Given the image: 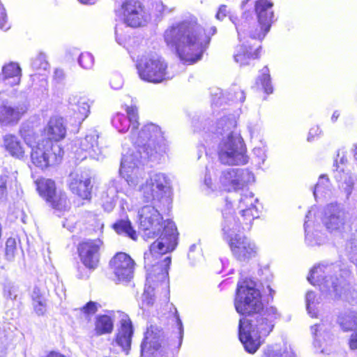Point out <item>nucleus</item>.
<instances>
[{
    "instance_id": "f257e3e1",
    "label": "nucleus",
    "mask_w": 357,
    "mask_h": 357,
    "mask_svg": "<svg viewBox=\"0 0 357 357\" xmlns=\"http://www.w3.org/2000/svg\"><path fill=\"white\" fill-rule=\"evenodd\" d=\"M127 116L118 113L112 123L119 132H126L131 126V140L135 146L123 154L120 174L128 185L137 186L142 176L139 165L146 160L155 161L165 153V138L160 128L153 123L147 124L137 131L139 126L138 112L136 107H128Z\"/></svg>"
},
{
    "instance_id": "f03ea898",
    "label": "nucleus",
    "mask_w": 357,
    "mask_h": 357,
    "mask_svg": "<svg viewBox=\"0 0 357 357\" xmlns=\"http://www.w3.org/2000/svg\"><path fill=\"white\" fill-rule=\"evenodd\" d=\"M158 208H159L158 206ZM139 227L146 231L148 237H153L162 232L160 237L144 252V268L146 270V281L151 285L155 283L169 284V268L171 257L165 255L173 251L176 246L177 231L174 222L163 218L155 205H146L138 211Z\"/></svg>"
},
{
    "instance_id": "7ed1b4c3",
    "label": "nucleus",
    "mask_w": 357,
    "mask_h": 357,
    "mask_svg": "<svg viewBox=\"0 0 357 357\" xmlns=\"http://www.w3.org/2000/svg\"><path fill=\"white\" fill-rule=\"evenodd\" d=\"M216 32L215 26L206 30L195 21H184L169 26L163 37L167 45L176 51L181 61L192 63L201 59L211 37Z\"/></svg>"
},
{
    "instance_id": "20e7f679",
    "label": "nucleus",
    "mask_w": 357,
    "mask_h": 357,
    "mask_svg": "<svg viewBox=\"0 0 357 357\" xmlns=\"http://www.w3.org/2000/svg\"><path fill=\"white\" fill-rule=\"evenodd\" d=\"M236 126L234 116L220 119L212 132L222 136L218 148L220 161L225 165H240L248 162L246 149L242 137L232 129Z\"/></svg>"
},
{
    "instance_id": "39448f33",
    "label": "nucleus",
    "mask_w": 357,
    "mask_h": 357,
    "mask_svg": "<svg viewBox=\"0 0 357 357\" xmlns=\"http://www.w3.org/2000/svg\"><path fill=\"white\" fill-rule=\"evenodd\" d=\"M255 319H241L238 326L239 340L246 351L254 354L259 349L261 339L266 337L274 327V321L279 317L273 306L261 310Z\"/></svg>"
},
{
    "instance_id": "423d86ee",
    "label": "nucleus",
    "mask_w": 357,
    "mask_h": 357,
    "mask_svg": "<svg viewBox=\"0 0 357 357\" xmlns=\"http://www.w3.org/2000/svg\"><path fill=\"white\" fill-rule=\"evenodd\" d=\"M340 271L337 265L319 264L310 271L307 280L312 285L319 286L322 293L337 298L341 296L343 289L342 280L336 275Z\"/></svg>"
},
{
    "instance_id": "0eeeda50",
    "label": "nucleus",
    "mask_w": 357,
    "mask_h": 357,
    "mask_svg": "<svg viewBox=\"0 0 357 357\" xmlns=\"http://www.w3.org/2000/svg\"><path fill=\"white\" fill-rule=\"evenodd\" d=\"M144 202L156 206H167L171 202V182L163 173H154L139 187Z\"/></svg>"
},
{
    "instance_id": "6e6552de",
    "label": "nucleus",
    "mask_w": 357,
    "mask_h": 357,
    "mask_svg": "<svg viewBox=\"0 0 357 357\" xmlns=\"http://www.w3.org/2000/svg\"><path fill=\"white\" fill-rule=\"evenodd\" d=\"M234 305L236 312L243 315L258 314L264 309L261 293L253 280L245 279L238 282Z\"/></svg>"
},
{
    "instance_id": "1a4fd4ad",
    "label": "nucleus",
    "mask_w": 357,
    "mask_h": 357,
    "mask_svg": "<svg viewBox=\"0 0 357 357\" xmlns=\"http://www.w3.org/2000/svg\"><path fill=\"white\" fill-rule=\"evenodd\" d=\"M137 68L139 77L148 82L160 83L173 77L167 70V63L158 55L142 57Z\"/></svg>"
},
{
    "instance_id": "9d476101",
    "label": "nucleus",
    "mask_w": 357,
    "mask_h": 357,
    "mask_svg": "<svg viewBox=\"0 0 357 357\" xmlns=\"http://www.w3.org/2000/svg\"><path fill=\"white\" fill-rule=\"evenodd\" d=\"M63 151L57 144L50 140H42L31 147V159L36 167L41 169L59 163Z\"/></svg>"
},
{
    "instance_id": "9b49d317",
    "label": "nucleus",
    "mask_w": 357,
    "mask_h": 357,
    "mask_svg": "<svg viewBox=\"0 0 357 357\" xmlns=\"http://www.w3.org/2000/svg\"><path fill=\"white\" fill-rule=\"evenodd\" d=\"M120 20L130 27L145 25L149 20V15L139 0H124L121 6L115 10Z\"/></svg>"
},
{
    "instance_id": "f8f14e48",
    "label": "nucleus",
    "mask_w": 357,
    "mask_h": 357,
    "mask_svg": "<svg viewBox=\"0 0 357 357\" xmlns=\"http://www.w3.org/2000/svg\"><path fill=\"white\" fill-rule=\"evenodd\" d=\"M254 181L255 176L251 172L239 168H229L222 171L219 178L221 188L228 192L243 190Z\"/></svg>"
},
{
    "instance_id": "ddd939ff",
    "label": "nucleus",
    "mask_w": 357,
    "mask_h": 357,
    "mask_svg": "<svg viewBox=\"0 0 357 357\" xmlns=\"http://www.w3.org/2000/svg\"><path fill=\"white\" fill-rule=\"evenodd\" d=\"M142 355L152 357H166L164 333L158 326L151 325L147 328L144 341L141 345Z\"/></svg>"
},
{
    "instance_id": "4468645a",
    "label": "nucleus",
    "mask_w": 357,
    "mask_h": 357,
    "mask_svg": "<svg viewBox=\"0 0 357 357\" xmlns=\"http://www.w3.org/2000/svg\"><path fill=\"white\" fill-rule=\"evenodd\" d=\"M36 183L40 195L45 199L53 208L62 211L68 208L69 203L66 193L56 190L54 181L43 178Z\"/></svg>"
},
{
    "instance_id": "2eb2a0df",
    "label": "nucleus",
    "mask_w": 357,
    "mask_h": 357,
    "mask_svg": "<svg viewBox=\"0 0 357 357\" xmlns=\"http://www.w3.org/2000/svg\"><path fill=\"white\" fill-rule=\"evenodd\" d=\"M273 3L268 0L255 1V8L257 17V25L255 31H250L252 40H261L269 31L273 17Z\"/></svg>"
},
{
    "instance_id": "dca6fc26",
    "label": "nucleus",
    "mask_w": 357,
    "mask_h": 357,
    "mask_svg": "<svg viewBox=\"0 0 357 357\" xmlns=\"http://www.w3.org/2000/svg\"><path fill=\"white\" fill-rule=\"evenodd\" d=\"M99 134L96 130H91L88 132L85 137L79 142V149L75 151L77 159L84 160L88 156L92 159L102 160L105 154V148L102 144V141L98 142Z\"/></svg>"
},
{
    "instance_id": "f3484780",
    "label": "nucleus",
    "mask_w": 357,
    "mask_h": 357,
    "mask_svg": "<svg viewBox=\"0 0 357 357\" xmlns=\"http://www.w3.org/2000/svg\"><path fill=\"white\" fill-rule=\"evenodd\" d=\"M250 28L249 23L243 21L241 24H236L238 39L241 43L236 46L234 58L236 63L241 66L249 64L250 61L258 57L259 49L253 50L252 45L245 38V31Z\"/></svg>"
},
{
    "instance_id": "a211bd4d",
    "label": "nucleus",
    "mask_w": 357,
    "mask_h": 357,
    "mask_svg": "<svg viewBox=\"0 0 357 357\" xmlns=\"http://www.w3.org/2000/svg\"><path fill=\"white\" fill-rule=\"evenodd\" d=\"M228 241L232 255L237 261L248 263L257 256V248L255 243L246 236L236 234Z\"/></svg>"
},
{
    "instance_id": "6ab92c4d",
    "label": "nucleus",
    "mask_w": 357,
    "mask_h": 357,
    "mask_svg": "<svg viewBox=\"0 0 357 357\" xmlns=\"http://www.w3.org/2000/svg\"><path fill=\"white\" fill-rule=\"evenodd\" d=\"M27 109L25 101L13 103L0 99V125L8 126L17 124Z\"/></svg>"
},
{
    "instance_id": "aec40b11",
    "label": "nucleus",
    "mask_w": 357,
    "mask_h": 357,
    "mask_svg": "<svg viewBox=\"0 0 357 357\" xmlns=\"http://www.w3.org/2000/svg\"><path fill=\"white\" fill-rule=\"evenodd\" d=\"M109 265L118 281H128L132 278L135 261L126 253H117L110 260Z\"/></svg>"
},
{
    "instance_id": "412c9836",
    "label": "nucleus",
    "mask_w": 357,
    "mask_h": 357,
    "mask_svg": "<svg viewBox=\"0 0 357 357\" xmlns=\"http://www.w3.org/2000/svg\"><path fill=\"white\" fill-rule=\"evenodd\" d=\"M347 220V214L340 205L331 204L326 206L323 222L330 232H342Z\"/></svg>"
},
{
    "instance_id": "4be33fe9",
    "label": "nucleus",
    "mask_w": 357,
    "mask_h": 357,
    "mask_svg": "<svg viewBox=\"0 0 357 357\" xmlns=\"http://www.w3.org/2000/svg\"><path fill=\"white\" fill-rule=\"evenodd\" d=\"M238 208L241 218H244L243 228L250 229L251 223L255 218L259 217V213L255 204L257 199L255 198L254 194L248 190L243 191L238 199Z\"/></svg>"
},
{
    "instance_id": "5701e85b",
    "label": "nucleus",
    "mask_w": 357,
    "mask_h": 357,
    "mask_svg": "<svg viewBox=\"0 0 357 357\" xmlns=\"http://www.w3.org/2000/svg\"><path fill=\"white\" fill-rule=\"evenodd\" d=\"M102 242L99 239L86 240L78 246V252L83 264L90 268L95 269L99 262V250Z\"/></svg>"
},
{
    "instance_id": "b1692460",
    "label": "nucleus",
    "mask_w": 357,
    "mask_h": 357,
    "mask_svg": "<svg viewBox=\"0 0 357 357\" xmlns=\"http://www.w3.org/2000/svg\"><path fill=\"white\" fill-rule=\"evenodd\" d=\"M226 204L222 211V230L224 236L229 240L230 238L235 236L240 232L241 230L246 231L243 228V223L244 222V218H236L234 215L232 211V204L229 202L228 199H226Z\"/></svg>"
},
{
    "instance_id": "393cba45",
    "label": "nucleus",
    "mask_w": 357,
    "mask_h": 357,
    "mask_svg": "<svg viewBox=\"0 0 357 357\" xmlns=\"http://www.w3.org/2000/svg\"><path fill=\"white\" fill-rule=\"evenodd\" d=\"M70 191L83 199H90L91 197V181L83 174H71L68 183Z\"/></svg>"
},
{
    "instance_id": "a878e982",
    "label": "nucleus",
    "mask_w": 357,
    "mask_h": 357,
    "mask_svg": "<svg viewBox=\"0 0 357 357\" xmlns=\"http://www.w3.org/2000/svg\"><path fill=\"white\" fill-rule=\"evenodd\" d=\"M133 329L130 319L127 314H122L121 318V328L116 337V343L123 351H126L130 348Z\"/></svg>"
},
{
    "instance_id": "bb28decb",
    "label": "nucleus",
    "mask_w": 357,
    "mask_h": 357,
    "mask_svg": "<svg viewBox=\"0 0 357 357\" xmlns=\"http://www.w3.org/2000/svg\"><path fill=\"white\" fill-rule=\"evenodd\" d=\"M44 133L47 137L45 140L58 142L63 139L66 134V128L63 118L52 117L44 128Z\"/></svg>"
},
{
    "instance_id": "cd10ccee",
    "label": "nucleus",
    "mask_w": 357,
    "mask_h": 357,
    "mask_svg": "<svg viewBox=\"0 0 357 357\" xmlns=\"http://www.w3.org/2000/svg\"><path fill=\"white\" fill-rule=\"evenodd\" d=\"M121 179L110 181L106 190L102 192L101 199L102 206L107 212H111L114 208L117 194L121 192Z\"/></svg>"
},
{
    "instance_id": "c85d7f7f",
    "label": "nucleus",
    "mask_w": 357,
    "mask_h": 357,
    "mask_svg": "<svg viewBox=\"0 0 357 357\" xmlns=\"http://www.w3.org/2000/svg\"><path fill=\"white\" fill-rule=\"evenodd\" d=\"M22 70L17 63L11 62L2 68L1 79L5 85H18L21 80Z\"/></svg>"
},
{
    "instance_id": "c756f323",
    "label": "nucleus",
    "mask_w": 357,
    "mask_h": 357,
    "mask_svg": "<svg viewBox=\"0 0 357 357\" xmlns=\"http://www.w3.org/2000/svg\"><path fill=\"white\" fill-rule=\"evenodd\" d=\"M330 329L331 324L323 321L311 327L314 347L321 348L324 342H327L331 339V335L329 332Z\"/></svg>"
},
{
    "instance_id": "7c9ffc66",
    "label": "nucleus",
    "mask_w": 357,
    "mask_h": 357,
    "mask_svg": "<svg viewBox=\"0 0 357 357\" xmlns=\"http://www.w3.org/2000/svg\"><path fill=\"white\" fill-rule=\"evenodd\" d=\"M3 146L6 150L13 157L21 158L24 155V151L18 138L11 134L3 137Z\"/></svg>"
},
{
    "instance_id": "2f4dec72",
    "label": "nucleus",
    "mask_w": 357,
    "mask_h": 357,
    "mask_svg": "<svg viewBox=\"0 0 357 357\" xmlns=\"http://www.w3.org/2000/svg\"><path fill=\"white\" fill-rule=\"evenodd\" d=\"M114 322L108 315H98L96 317L94 331L96 335L111 333L113 331Z\"/></svg>"
},
{
    "instance_id": "473e14b6",
    "label": "nucleus",
    "mask_w": 357,
    "mask_h": 357,
    "mask_svg": "<svg viewBox=\"0 0 357 357\" xmlns=\"http://www.w3.org/2000/svg\"><path fill=\"white\" fill-rule=\"evenodd\" d=\"M70 105H75L77 109V116L79 120L84 121L89 114L90 105L89 100L86 98H77V96H71L68 99Z\"/></svg>"
},
{
    "instance_id": "72a5a7b5",
    "label": "nucleus",
    "mask_w": 357,
    "mask_h": 357,
    "mask_svg": "<svg viewBox=\"0 0 357 357\" xmlns=\"http://www.w3.org/2000/svg\"><path fill=\"white\" fill-rule=\"evenodd\" d=\"M31 298L36 313L38 315L44 314L47 306L45 292L39 287H36L33 289Z\"/></svg>"
},
{
    "instance_id": "f704fd0d",
    "label": "nucleus",
    "mask_w": 357,
    "mask_h": 357,
    "mask_svg": "<svg viewBox=\"0 0 357 357\" xmlns=\"http://www.w3.org/2000/svg\"><path fill=\"white\" fill-rule=\"evenodd\" d=\"M335 178L340 183V188L345 192L348 199L353 190L354 185V177L348 172H344L342 169L340 171L337 169Z\"/></svg>"
},
{
    "instance_id": "c9c22d12",
    "label": "nucleus",
    "mask_w": 357,
    "mask_h": 357,
    "mask_svg": "<svg viewBox=\"0 0 357 357\" xmlns=\"http://www.w3.org/2000/svg\"><path fill=\"white\" fill-rule=\"evenodd\" d=\"M113 227L119 234L128 236L134 241L137 238L136 231L132 227L130 221L128 220H121L116 222Z\"/></svg>"
},
{
    "instance_id": "e433bc0d",
    "label": "nucleus",
    "mask_w": 357,
    "mask_h": 357,
    "mask_svg": "<svg viewBox=\"0 0 357 357\" xmlns=\"http://www.w3.org/2000/svg\"><path fill=\"white\" fill-rule=\"evenodd\" d=\"M331 188V184L328 176L326 174H321L319 178L317 183L314 186L313 192L314 197L317 198L318 194H320V195L323 197L329 195Z\"/></svg>"
},
{
    "instance_id": "4c0bfd02",
    "label": "nucleus",
    "mask_w": 357,
    "mask_h": 357,
    "mask_svg": "<svg viewBox=\"0 0 357 357\" xmlns=\"http://www.w3.org/2000/svg\"><path fill=\"white\" fill-rule=\"evenodd\" d=\"M338 323L344 331L357 328V314L349 312L338 317Z\"/></svg>"
},
{
    "instance_id": "58836bf2",
    "label": "nucleus",
    "mask_w": 357,
    "mask_h": 357,
    "mask_svg": "<svg viewBox=\"0 0 357 357\" xmlns=\"http://www.w3.org/2000/svg\"><path fill=\"white\" fill-rule=\"evenodd\" d=\"M17 253V243L14 238H8L6 242L4 252L5 259L9 262L13 261Z\"/></svg>"
},
{
    "instance_id": "ea45409f",
    "label": "nucleus",
    "mask_w": 357,
    "mask_h": 357,
    "mask_svg": "<svg viewBox=\"0 0 357 357\" xmlns=\"http://www.w3.org/2000/svg\"><path fill=\"white\" fill-rule=\"evenodd\" d=\"M20 135L24 139L25 143L31 148L36 146V135L35 132L29 128V126L23 125L20 130Z\"/></svg>"
},
{
    "instance_id": "a19ab883",
    "label": "nucleus",
    "mask_w": 357,
    "mask_h": 357,
    "mask_svg": "<svg viewBox=\"0 0 357 357\" xmlns=\"http://www.w3.org/2000/svg\"><path fill=\"white\" fill-rule=\"evenodd\" d=\"M263 357H296L291 350L278 349L274 347H268L264 351Z\"/></svg>"
},
{
    "instance_id": "79ce46f5",
    "label": "nucleus",
    "mask_w": 357,
    "mask_h": 357,
    "mask_svg": "<svg viewBox=\"0 0 357 357\" xmlns=\"http://www.w3.org/2000/svg\"><path fill=\"white\" fill-rule=\"evenodd\" d=\"M306 308L307 313L312 317H316L317 314L316 295L314 292L309 291L305 296Z\"/></svg>"
},
{
    "instance_id": "37998d69",
    "label": "nucleus",
    "mask_w": 357,
    "mask_h": 357,
    "mask_svg": "<svg viewBox=\"0 0 357 357\" xmlns=\"http://www.w3.org/2000/svg\"><path fill=\"white\" fill-rule=\"evenodd\" d=\"M259 81H260L261 87L266 93L270 94L273 93V89L271 82L269 70L267 67L263 68L262 75L259 77Z\"/></svg>"
},
{
    "instance_id": "c03bdc74",
    "label": "nucleus",
    "mask_w": 357,
    "mask_h": 357,
    "mask_svg": "<svg viewBox=\"0 0 357 357\" xmlns=\"http://www.w3.org/2000/svg\"><path fill=\"white\" fill-rule=\"evenodd\" d=\"M307 222L305 220L304 223V228L305 231V240L306 242L311 246L314 245H319L323 244L325 242V238L322 237L319 235V232H316V234H310L307 231Z\"/></svg>"
},
{
    "instance_id": "a18cd8bd",
    "label": "nucleus",
    "mask_w": 357,
    "mask_h": 357,
    "mask_svg": "<svg viewBox=\"0 0 357 357\" xmlns=\"http://www.w3.org/2000/svg\"><path fill=\"white\" fill-rule=\"evenodd\" d=\"M78 63L82 68L89 70L93 67L94 59L90 53L84 52L79 55Z\"/></svg>"
},
{
    "instance_id": "49530a36",
    "label": "nucleus",
    "mask_w": 357,
    "mask_h": 357,
    "mask_svg": "<svg viewBox=\"0 0 357 357\" xmlns=\"http://www.w3.org/2000/svg\"><path fill=\"white\" fill-rule=\"evenodd\" d=\"M347 252L351 261L357 265V238L351 239L349 241Z\"/></svg>"
},
{
    "instance_id": "de8ad7c7",
    "label": "nucleus",
    "mask_w": 357,
    "mask_h": 357,
    "mask_svg": "<svg viewBox=\"0 0 357 357\" xmlns=\"http://www.w3.org/2000/svg\"><path fill=\"white\" fill-rule=\"evenodd\" d=\"M31 66L35 70H46L48 63L46 61L45 55L40 54L32 61Z\"/></svg>"
},
{
    "instance_id": "09e8293b",
    "label": "nucleus",
    "mask_w": 357,
    "mask_h": 357,
    "mask_svg": "<svg viewBox=\"0 0 357 357\" xmlns=\"http://www.w3.org/2000/svg\"><path fill=\"white\" fill-rule=\"evenodd\" d=\"M8 181V176L7 175H0V202H4L7 198Z\"/></svg>"
},
{
    "instance_id": "8fccbe9b",
    "label": "nucleus",
    "mask_w": 357,
    "mask_h": 357,
    "mask_svg": "<svg viewBox=\"0 0 357 357\" xmlns=\"http://www.w3.org/2000/svg\"><path fill=\"white\" fill-rule=\"evenodd\" d=\"M100 307V305L96 302L89 301L81 308V312L86 316L94 314Z\"/></svg>"
},
{
    "instance_id": "3c124183",
    "label": "nucleus",
    "mask_w": 357,
    "mask_h": 357,
    "mask_svg": "<svg viewBox=\"0 0 357 357\" xmlns=\"http://www.w3.org/2000/svg\"><path fill=\"white\" fill-rule=\"evenodd\" d=\"M109 83L112 89L118 90L122 88L123 79L120 74L115 73L111 75Z\"/></svg>"
},
{
    "instance_id": "603ef678",
    "label": "nucleus",
    "mask_w": 357,
    "mask_h": 357,
    "mask_svg": "<svg viewBox=\"0 0 357 357\" xmlns=\"http://www.w3.org/2000/svg\"><path fill=\"white\" fill-rule=\"evenodd\" d=\"M3 296L6 298L15 300L17 296V289L13 285H6L3 288Z\"/></svg>"
},
{
    "instance_id": "864d4df0",
    "label": "nucleus",
    "mask_w": 357,
    "mask_h": 357,
    "mask_svg": "<svg viewBox=\"0 0 357 357\" xmlns=\"http://www.w3.org/2000/svg\"><path fill=\"white\" fill-rule=\"evenodd\" d=\"M9 28L10 26L7 23V15L5 8L3 5L0 3V29L6 31Z\"/></svg>"
},
{
    "instance_id": "5fc2aeb1",
    "label": "nucleus",
    "mask_w": 357,
    "mask_h": 357,
    "mask_svg": "<svg viewBox=\"0 0 357 357\" xmlns=\"http://www.w3.org/2000/svg\"><path fill=\"white\" fill-rule=\"evenodd\" d=\"M211 172H213V168L212 166L206 167V173L204 176V184L208 188L213 189V182L211 179Z\"/></svg>"
},
{
    "instance_id": "6e6d98bb",
    "label": "nucleus",
    "mask_w": 357,
    "mask_h": 357,
    "mask_svg": "<svg viewBox=\"0 0 357 357\" xmlns=\"http://www.w3.org/2000/svg\"><path fill=\"white\" fill-rule=\"evenodd\" d=\"M155 9L160 15H165V14L170 13H172L174 10V8H169L167 6H165L160 1L155 4Z\"/></svg>"
},
{
    "instance_id": "4d7b16f0",
    "label": "nucleus",
    "mask_w": 357,
    "mask_h": 357,
    "mask_svg": "<svg viewBox=\"0 0 357 357\" xmlns=\"http://www.w3.org/2000/svg\"><path fill=\"white\" fill-rule=\"evenodd\" d=\"M231 91L234 93V96L233 98L234 100L238 101L241 102H242L245 100V93L243 91H242L241 89H240L238 88H234Z\"/></svg>"
},
{
    "instance_id": "13d9d810",
    "label": "nucleus",
    "mask_w": 357,
    "mask_h": 357,
    "mask_svg": "<svg viewBox=\"0 0 357 357\" xmlns=\"http://www.w3.org/2000/svg\"><path fill=\"white\" fill-rule=\"evenodd\" d=\"M116 34V42L123 47H126L127 39L129 38V36H123L121 33H119V29L116 27L115 31Z\"/></svg>"
},
{
    "instance_id": "bf43d9fd",
    "label": "nucleus",
    "mask_w": 357,
    "mask_h": 357,
    "mask_svg": "<svg viewBox=\"0 0 357 357\" xmlns=\"http://www.w3.org/2000/svg\"><path fill=\"white\" fill-rule=\"evenodd\" d=\"M254 154L263 162L266 159V151L264 148L255 147L253 149Z\"/></svg>"
},
{
    "instance_id": "052dcab7",
    "label": "nucleus",
    "mask_w": 357,
    "mask_h": 357,
    "mask_svg": "<svg viewBox=\"0 0 357 357\" xmlns=\"http://www.w3.org/2000/svg\"><path fill=\"white\" fill-rule=\"evenodd\" d=\"M227 15V6L222 5L220 6L218 13H216L215 17L218 20H222Z\"/></svg>"
},
{
    "instance_id": "680f3d73",
    "label": "nucleus",
    "mask_w": 357,
    "mask_h": 357,
    "mask_svg": "<svg viewBox=\"0 0 357 357\" xmlns=\"http://www.w3.org/2000/svg\"><path fill=\"white\" fill-rule=\"evenodd\" d=\"M321 130L318 126H314L312 128H310L307 137V141L312 140L316 136H318L321 134Z\"/></svg>"
},
{
    "instance_id": "e2e57ef3",
    "label": "nucleus",
    "mask_w": 357,
    "mask_h": 357,
    "mask_svg": "<svg viewBox=\"0 0 357 357\" xmlns=\"http://www.w3.org/2000/svg\"><path fill=\"white\" fill-rule=\"evenodd\" d=\"M65 78V73L62 69H55L54 72V79L57 82H61Z\"/></svg>"
},
{
    "instance_id": "0e129e2a",
    "label": "nucleus",
    "mask_w": 357,
    "mask_h": 357,
    "mask_svg": "<svg viewBox=\"0 0 357 357\" xmlns=\"http://www.w3.org/2000/svg\"><path fill=\"white\" fill-rule=\"evenodd\" d=\"M176 322H177V325L178 326V331H178V333H179V345H181L182 339H183V328L181 321L178 317L176 318Z\"/></svg>"
},
{
    "instance_id": "69168bd1",
    "label": "nucleus",
    "mask_w": 357,
    "mask_h": 357,
    "mask_svg": "<svg viewBox=\"0 0 357 357\" xmlns=\"http://www.w3.org/2000/svg\"><path fill=\"white\" fill-rule=\"evenodd\" d=\"M349 345L351 349H357V333L351 335Z\"/></svg>"
},
{
    "instance_id": "338daca9",
    "label": "nucleus",
    "mask_w": 357,
    "mask_h": 357,
    "mask_svg": "<svg viewBox=\"0 0 357 357\" xmlns=\"http://www.w3.org/2000/svg\"><path fill=\"white\" fill-rule=\"evenodd\" d=\"M46 357H66L63 355L57 352H50Z\"/></svg>"
},
{
    "instance_id": "774afa93",
    "label": "nucleus",
    "mask_w": 357,
    "mask_h": 357,
    "mask_svg": "<svg viewBox=\"0 0 357 357\" xmlns=\"http://www.w3.org/2000/svg\"><path fill=\"white\" fill-rule=\"evenodd\" d=\"M339 116H340V114L337 111L334 112L332 115L331 120L333 122L335 121L337 119V118L339 117Z\"/></svg>"
}]
</instances>
